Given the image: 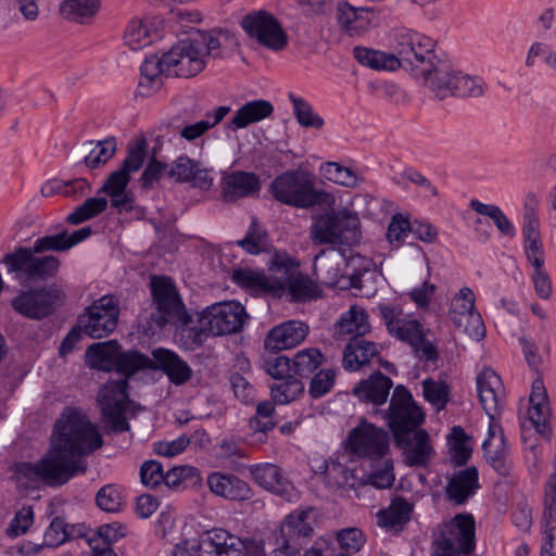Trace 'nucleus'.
Returning <instances> with one entry per match:
<instances>
[{"label": "nucleus", "instance_id": "f257e3e1", "mask_svg": "<svg viewBox=\"0 0 556 556\" xmlns=\"http://www.w3.org/2000/svg\"><path fill=\"white\" fill-rule=\"evenodd\" d=\"M102 445V435L88 417L66 407L55 422L52 450L37 464H22L20 471L50 486L63 485L86 472L85 457Z\"/></svg>", "mask_w": 556, "mask_h": 556}, {"label": "nucleus", "instance_id": "f03ea898", "mask_svg": "<svg viewBox=\"0 0 556 556\" xmlns=\"http://www.w3.org/2000/svg\"><path fill=\"white\" fill-rule=\"evenodd\" d=\"M85 356L86 364L90 368L103 371L114 369L124 376L119 380L109 381L100 389L98 403L113 432L128 431L130 426L125 416L129 404L128 379L137 371L142 370V366L148 362V356L134 350L122 352L116 340L91 344Z\"/></svg>", "mask_w": 556, "mask_h": 556}, {"label": "nucleus", "instance_id": "7ed1b4c3", "mask_svg": "<svg viewBox=\"0 0 556 556\" xmlns=\"http://www.w3.org/2000/svg\"><path fill=\"white\" fill-rule=\"evenodd\" d=\"M220 31L197 29L187 38L180 39L165 53V62H169L173 76L193 77L205 68L206 58L218 56Z\"/></svg>", "mask_w": 556, "mask_h": 556}, {"label": "nucleus", "instance_id": "20e7f679", "mask_svg": "<svg viewBox=\"0 0 556 556\" xmlns=\"http://www.w3.org/2000/svg\"><path fill=\"white\" fill-rule=\"evenodd\" d=\"M395 41V54L401 61V66L409 68L412 74L422 80L427 87L445 59L434 52L433 40L417 31L402 29L396 33Z\"/></svg>", "mask_w": 556, "mask_h": 556}, {"label": "nucleus", "instance_id": "39448f33", "mask_svg": "<svg viewBox=\"0 0 556 556\" xmlns=\"http://www.w3.org/2000/svg\"><path fill=\"white\" fill-rule=\"evenodd\" d=\"M476 547V521L471 514H457L443 522L433 541L432 556L469 555Z\"/></svg>", "mask_w": 556, "mask_h": 556}, {"label": "nucleus", "instance_id": "423d86ee", "mask_svg": "<svg viewBox=\"0 0 556 556\" xmlns=\"http://www.w3.org/2000/svg\"><path fill=\"white\" fill-rule=\"evenodd\" d=\"M275 200L294 207H311L324 202L326 192L316 190L311 175L303 170H288L270 184Z\"/></svg>", "mask_w": 556, "mask_h": 556}, {"label": "nucleus", "instance_id": "0eeeda50", "mask_svg": "<svg viewBox=\"0 0 556 556\" xmlns=\"http://www.w3.org/2000/svg\"><path fill=\"white\" fill-rule=\"evenodd\" d=\"M361 222L357 213L341 210L320 215L311 228V238L316 244L354 245L358 242Z\"/></svg>", "mask_w": 556, "mask_h": 556}, {"label": "nucleus", "instance_id": "6e6552de", "mask_svg": "<svg viewBox=\"0 0 556 556\" xmlns=\"http://www.w3.org/2000/svg\"><path fill=\"white\" fill-rule=\"evenodd\" d=\"M427 88L442 100L450 96L480 98L485 93L488 85L479 76L463 73L445 58L430 78Z\"/></svg>", "mask_w": 556, "mask_h": 556}, {"label": "nucleus", "instance_id": "1a4fd4ad", "mask_svg": "<svg viewBox=\"0 0 556 556\" xmlns=\"http://www.w3.org/2000/svg\"><path fill=\"white\" fill-rule=\"evenodd\" d=\"M38 254L33 248H17L3 257L9 274L21 285L45 281L56 275L60 266L58 257L52 255L35 256Z\"/></svg>", "mask_w": 556, "mask_h": 556}, {"label": "nucleus", "instance_id": "9d476101", "mask_svg": "<svg viewBox=\"0 0 556 556\" xmlns=\"http://www.w3.org/2000/svg\"><path fill=\"white\" fill-rule=\"evenodd\" d=\"M383 418L388 420L394 440L404 442L410 432L419 429L425 415L408 389L397 384L393 389L389 408L383 410Z\"/></svg>", "mask_w": 556, "mask_h": 556}, {"label": "nucleus", "instance_id": "9b49d317", "mask_svg": "<svg viewBox=\"0 0 556 556\" xmlns=\"http://www.w3.org/2000/svg\"><path fill=\"white\" fill-rule=\"evenodd\" d=\"M150 289L156 309L152 313L151 319L159 328L169 323L188 321L189 314L186 312L182 300L170 278L164 276L152 277Z\"/></svg>", "mask_w": 556, "mask_h": 556}, {"label": "nucleus", "instance_id": "f8f14e48", "mask_svg": "<svg viewBox=\"0 0 556 556\" xmlns=\"http://www.w3.org/2000/svg\"><path fill=\"white\" fill-rule=\"evenodd\" d=\"M312 510L293 511L288 515L274 534V549L278 556H298L313 535L308 522Z\"/></svg>", "mask_w": 556, "mask_h": 556}, {"label": "nucleus", "instance_id": "ddd939ff", "mask_svg": "<svg viewBox=\"0 0 556 556\" xmlns=\"http://www.w3.org/2000/svg\"><path fill=\"white\" fill-rule=\"evenodd\" d=\"M64 299L62 289L50 286L21 291L12 299L11 305L24 317L40 320L51 315Z\"/></svg>", "mask_w": 556, "mask_h": 556}, {"label": "nucleus", "instance_id": "4468645a", "mask_svg": "<svg viewBox=\"0 0 556 556\" xmlns=\"http://www.w3.org/2000/svg\"><path fill=\"white\" fill-rule=\"evenodd\" d=\"M119 316V301L113 295H103L79 315V327L88 337L101 339L112 333Z\"/></svg>", "mask_w": 556, "mask_h": 556}, {"label": "nucleus", "instance_id": "2eb2a0df", "mask_svg": "<svg viewBox=\"0 0 556 556\" xmlns=\"http://www.w3.org/2000/svg\"><path fill=\"white\" fill-rule=\"evenodd\" d=\"M200 552L204 556H260L264 546L256 540H242L224 529H212L201 536Z\"/></svg>", "mask_w": 556, "mask_h": 556}, {"label": "nucleus", "instance_id": "dca6fc26", "mask_svg": "<svg viewBox=\"0 0 556 556\" xmlns=\"http://www.w3.org/2000/svg\"><path fill=\"white\" fill-rule=\"evenodd\" d=\"M247 35L269 50L280 51L288 43V37L279 21L265 10L253 11L240 22Z\"/></svg>", "mask_w": 556, "mask_h": 556}, {"label": "nucleus", "instance_id": "f3484780", "mask_svg": "<svg viewBox=\"0 0 556 556\" xmlns=\"http://www.w3.org/2000/svg\"><path fill=\"white\" fill-rule=\"evenodd\" d=\"M345 447L358 457L382 458L389 450V433L363 420L349 433Z\"/></svg>", "mask_w": 556, "mask_h": 556}, {"label": "nucleus", "instance_id": "a211bd4d", "mask_svg": "<svg viewBox=\"0 0 556 556\" xmlns=\"http://www.w3.org/2000/svg\"><path fill=\"white\" fill-rule=\"evenodd\" d=\"M247 313L236 301L215 303L201 312V320L207 325L212 336L239 332L244 325Z\"/></svg>", "mask_w": 556, "mask_h": 556}, {"label": "nucleus", "instance_id": "6ab92c4d", "mask_svg": "<svg viewBox=\"0 0 556 556\" xmlns=\"http://www.w3.org/2000/svg\"><path fill=\"white\" fill-rule=\"evenodd\" d=\"M148 142L146 138L141 137L129 144L127 149V156L123 161L121 168L112 172L104 185L101 187L100 192L105 194L116 193L126 190L130 181V175L138 172L147 156Z\"/></svg>", "mask_w": 556, "mask_h": 556}, {"label": "nucleus", "instance_id": "aec40b11", "mask_svg": "<svg viewBox=\"0 0 556 556\" xmlns=\"http://www.w3.org/2000/svg\"><path fill=\"white\" fill-rule=\"evenodd\" d=\"M250 472L255 483L264 490L288 502L299 498V491L279 466L271 463L252 465Z\"/></svg>", "mask_w": 556, "mask_h": 556}, {"label": "nucleus", "instance_id": "412c9836", "mask_svg": "<svg viewBox=\"0 0 556 556\" xmlns=\"http://www.w3.org/2000/svg\"><path fill=\"white\" fill-rule=\"evenodd\" d=\"M142 369L161 370L176 386L186 383L192 377L190 366L177 353L163 348L152 351V358L148 357Z\"/></svg>", "mask_w": 556, "mask_h": 556}, {"label": "nucleus", "instance_id": "4be33fe9", "mask_svg": "<svg viewBox=\"0 0 556 556\" xmlns=\"http://www.w3.org/2000/svg\"><path fill=\"white\" fill-rule=\"evenodd\" d=\"M477 391L483 410L494 419L504 405V387L500 376L491 368L483 369L477 377Z\"/></svg>", "mask_w": 556, "mask_h": 556}, {"label": "nucleus", "instance_id": "5701e85b", "mask_svg": "<svg viewBox=\"0 0 556 556\" xmlns=\"http://www.w3.org/2000/svg\"><path fill=\"white\" fill-rule=\"evenodd\" d=\"M308 333V326L300 320H288L269 330L265 339V349L282 351L300 344Z\"/></svg>", "mask_w": 556, "mask_h": 556}, {"label": "nucleus", "instance_id": "b1692460", "mask_svg": "<svg viewBox=\"0 0 556 556\" xmlns=\"http://www.w3.org/2000/svg\"><path fill=\"white\" fill-rule=\"evenodd\" d=\"M166 175L177 182H191L193 187L206 190L212 186L213 178L208 170L199 162L187 155H180L168 166Z\"/></svg>", "mask_w": 556, "mask_h": 556}, {"label": "nucleus", "instance_id": "393cba45", "mask_svg": "<svg viewBox=\"0 0 556 556\" xmlns=\"http://www.w3.org/2000/svg\"><path fill=\"white\" fill-rule=\"evenodd\" d=\"M403 450L404 463L409 467H425L431 460L434 450L430 437L424 429H417L407 435L404 442L394 440Z\"/></svg>", "mask_w": 556, "mask_h": 556}, {"label": "nucleus", "instance_id": "a878e982", "mask_svg": "<svg viewBox=\"0 0 556 556\" xmlns=\"http://www.w3.org/2000/svg\"><path fill=\"white\" fill-rule=\"evenodd\" d=\"M260 190L261 181L254 173L235 170L224 176L222 180V195L226 202L254 197Z\"/></svg>", "mask_w": 556, "mask_h": 556}, {"label": "nucleus", "instance_id": "bb28decb", "mask_svg": "<svg viewBox=\"0 0 556 556\" xmlns=\"http://www.w3.org/2000/svg\"><path fill=\"white\" fill-rule=\"evenodd\" d=\"M206 483L213 494L226 500L247 501L252 497V490L248 482L232 473L211 472Z\"/></svg>", "mask_w": 556, "mask_h": 556}, {"label": "nucleus", "instance_id": "cd10ccee", "mask_svg": "<svg viewBox=\"0 0 556 556\" xmlns=\"http://www.w3.org/2000/svg\"><path fill=\"white\" fill-rule=\"evenodd\" d=\"M414 505L403 496L392 498L387 508L376 514L377 525L391 533H401L412 520Z\"/></svg>", "mask_w": 556, "mask_h": 556}, {"label": "nucleus", "instance_id": "c85d7f7f", "mask_svg": "<svg viewBox=\"0 0 556 556\" xmlns=\"http://www.w3.org/2000/svg\"><path fill=\"white\" fill-rule=\"evenodd\" d=\"M480 488L478 470L470 466L455 472L445 486V494L455 505H464Z\"/></svg>", "mask_w": 556, "mask_h": 556}, {"label": "nucleus", "instance_id": "c756f323", "mask_svg": "<svg viewBox=\"0 0 556 556\" xmlns=\"http://www.w3.org/2000/svg\"><path fill=\"white\" fill-rule=\"evenodd\" d=\"M392 387L393 381L381 371L376 370L353 388V394L361 402L379 406L387 402Z\"/></svg>", "mask_w": 556, "mask_h": 556}, {"label": "nucleus", "instance_id": "7c9ffc66", "mask_svg": "<svg viewBox=\"0 0 556 556\" xmlns=\"http://www.w3.org/2000/svg\"><path fill=\"white\" fill-rule=\"evenodd\" d=\"M495 434V427L490 426L489 438L483 442L482 450L488 464L501 476H508L510 471L509 451L506 439L502 432Z\"/></svg>", "mask_w": 556, "mask_h": 556}, {"label": "nucleus", "instance_id": "2f4dec72", "mask_svg": "<svg viewBox=\"0 0 556 556\" xmlns=\"http://www.w3.org/2000/svg\"><path fill=\"white\" fill-rule=\"evenodd\" d=\"M370 330L368 315L358 305H352L344 312L333 327V337L338 340L363 338Z\"/></svg>", "mask_w": 556, "mask_h": 556}, {"label": "nucleus", "instance_id": "473e14b6", "mask_svg": "<svg viewBox=\"0 0 556 556\" xmlns=\"http://www.w3.org/2000/svg\"><path fill=\"white\" fill-rule=\"evenodd\" d=\"M530 407L528 409L529 421L538 433L546 435L549 432L547 394L541 378H535L532 382L530 394Z\"/></svg>", "mask_w": 556, "mask_h": 556}, {"label": "nucleus", "instance_id": "72a5a7b5", "mask_svg": "<svg viewBox=\"0 0 556 556\" xmlns=\"http://www.w3.org/2000/svg\"><path fill=\"white\" fill-rule=\"evenodd\" d=\"M344 257L333 249L323 250L314 260V274L326 286L336 287L344 278Z\"/></svg>", "mask_w": 556, "mask_h": 556}, {"label": "nucleus", "instance_id": "f704fd0d", "mask_svg": "<svg viewBox=\"0 0 556 556\" xmlns=\"http://www.w3.org/2000/svg\"><path fill=\"white\" fill-rule=\"evenodd\" d=\"M378 354L374 342L363 338H351L343 351L342 364L345 370L356 371L369 364Z\"/></svg>", "mask_w": 556, "mask_h": 556}, {"label": "nucleus", "instance_id": "c9c22d12", "mask_svg": "<svg viewBox=\"0 0 556 556\" xmlns=\"http://www.w3.org/2000/svg\"><path fill=\"white\" fill-rule=\"evenodd\" d=\"M274 112V105L264 99L248 101L235 114V116L227 123L229 130L236 131L245 128L250 124L261 122L269 117Z\"/></svg>", "mask_w": 556, "mask_h": 556}, {"label": "nucleus", "instance_id": "e433bc0d", "mask_svg": "<svg viewBox=\"0 0 556 556\" xmlns=\"http://www.w3.org/2000/svg\"><path fill=\"white\" fill-rule=\"evenodd\" d=\"M161 23V20H131L124 35L125 43L131 50H139L149 46L157 36Z\"/></svg>", "mask_w": 556, "mask_h": 556}, {"label": "nucleus", "instance_id": "4c0bfd02", "mask_svg": "<svg viewBox=\"0 0 556 556\" xmlns=\"http://www.w3.org/2000/svg\"><path fill=\"white\" fill-rule=\"evenodd\" d=\"M353 55L362 65L375 71H395L401 67V61H399L394 53L355 47Z\"/></svg>", "mask_w": 556, "mask_h": 556}, {"label": "nucleus", "instance_id": "58836bf2", "mask_svg": "<svg viewBox=\"0 0 556 556\" xmlns=\"http://www.w3.org/2000/svg\"><path fill=\"white\" fill-rule=\"evenodd\" d=\"M337 20L350 35H356L365 30L369 24L368 10L340 2L337 7Z\"/></svg>", "mask_w": 556, "mask_h": 556}, {"label": "nucleus", "instance_id": "ea45409f", "mask_svg": "<svg viewBox=\"0 0 556 556\" xmlns=\"http://www.w3.org/2000/svg\"><path fill=\"white\" fill-rule=\"evenodd\" d=\"M141 79L139 86H151L159 89L162 86V75H173L169 62H165V53L160 58L151 55L144 60L141 67Z\"/></svg>", "mask_w": 556, "mask_h": 556}, {"label": "nucleus", "instance_id": "a19ab883", "mask_svg": "<svg viewBox=\"0 0 556 556\" xmlns=\"http://www.w3.org/2000/svg\"><path fill=\"white\" fill-rule=\"evenodd\" d=\"M287 287L290 295L296 302H308L321 296L319 286L307 275L301 273L289 275Z\"/></svg>", "mask_w": 556, "mask_h": 556}, {"label": "nucleus", "instance_id": "79ce46f5", "mask_svg": "<svg viewBox=\"0 0 556 556\" xmlns=\"http://www.w3.org/2000/svg\"><path fill=\"white\" fill-rule=\"evenodd\" d=\"M232 281L238 286L249 289L253 292H268L281 289V285L270 282V280L260 271L252 269H236L232 273Z\"/></svg>", "mask_w": 556, "mask_h": 556}, {"label": "nucleus", "instance_id": "37998d69", "mask_svg": "<svg viewBox=\"0 0 556 556\" xmlns=\"http://www.w3.org/2000/svg\"><path fill=\"white\" fill-rule=\"evenodd\" d=\"M288 98L292 104L293 115L300 126L304 128L321 129L325 125L324 118L315 112L311 103L304 98L290 92Z\"/></svg>", "mask_w": 556, "mask_h": 556}, {"label": "nucleus", "instance_id": "c03bdc74", "mask_svg": "<svg viewBox=\"0 0 556 556\" xmlns=\"http://www.w3.org/2000/svg\"><path fill=\"white\" fill-rule=\"evenodd\" d=\"M324 355L318 349L308 348L299 351L292 359L293 376L308 378L323 364Z\"/></svg>", "mask_w": 556, "mask_h": 556}, {"label": "nucleus", "instance_id": "a18cd8bd", "mask_svg": "<svg viewBox=\"0 0 556 556\" xmlns=\"http://www.w3.org/2000/svg\"><path fill=\"white\" fill-rule=\"evenodd\" d=\"M304 392V384L301 379L291 376L277 380L270 386V395L276 404H288L295 401Z\"/></svg>", "mask_w": 556, "mask_h": 556}, {"label": "nucleus", "instance_id": "49530a36", "mask_svg": "<svg viewBox=\"0 0 556 556\" xmlns=\"http://www.w3.org/2000/svg\"><path fill=\"white\" fill-rule=\"evenodd\" d=\"M237 245L251 255H256L268 250L269 242L267 232L261 227L255 217L252 218L245 236L237 241Z\"/></svg>", "mask_w": 556, "mask_h": 556}, {"label": "nucleus", "instance_id": "de8ad7c7", "mask_svg": "<svg viewBox=\"0 0 556 556\" xmlns=\"http://www.w3.org/2000/svg\"><path fill=\"white\" fill-rule=\"evenodd\" d=\"M470 206L478 214L488 216L491 218L497 228V230L507 237L513 238L515 236V228L511 222L507 218L502 208L495 204H485L479 200H472Z\"/></svg>", "mask_w": 556, "mask_h": 556}, {"label": "nucleus", "instance_id": "09e8293b", "mask_svg": "<svg viewBox=\"0 0 556 556\" xmlns=\"http://www.w3.org/2000/svg\"><path fill=\"white\" fill-rule=\"evenodd\" d=\"M321 173L326 179L346 188H356L361 182H363V178L354 170L350 167L342 166L337 162H327L323 164Z\"/></svg>", "mask_w": 556, "mask_h": 556}, {"label": "nucleus", "instance_id": "8fccbe9b", "mask_svg": "<svg viewBox=\"0 0 556 556\" xmlns=\"http://www.w3.org/2000/svg\"><path fill=\"white\" fill-rule=\"evenodd\" d=\"M249 426L254 432L271 431L277 426L274 402L264 401L257 404L255 415L250 418Z\"/></svg>", "mask_w": 556, "mask_h": 556}, {"label": "nucleus", "instance_id": "3c124183", "mask_svg": "<svg viewBox=\"0 0 556 556\" xmlns=\"http://www.w3.org/2000/svg\"><path fill=\"white\" fill-rule=\"evenodd\" d=\"M475 311V294L472 290L467 287L462 288L452 301L450 308L451 320L454 325H464L466 316Z\"/></svg>", "mask_w": 556, "mask_h": 556}, {"label": "nucleus", "instance_id": "603ef678", "mask_svg": "<svg viewBox=\"0 0 556 556\" xmlns=\"http://www.w3.org/2000/svg\"><path fill=\"white\" fill-rule=\"evenodd\" d=\"M116 152V140L113 137L98 141L85 156L84 163L90 168H99L108 163Z\"/></svg>", "mask_w": 556, "mask_h": 556}, {"label": "nucleus", "instance_id": "864d4df0", "mask_svg": "<svg viewBox=\"0 0 556 556\" xmlns=\"http://www.w3.org/2000/svg\"><path fill=\"white\" fill-rule=\"evenodd\" d=\"M106 207L108 200L105 198H89L68 214L66 220L72 225H78L100 215Z\"/></svg>", "mask_w": 556, "mask_h": 556}, {"label": "nucleus", "instance_id": "5fc2aeb1", "mask_svg": "<svg viewBox=\"0 0 556 556\" xmlns=\"http://www.w3.org/2000/svg\"><path fill=\"white\" fill-rule=\"evenodd\" d=\"M97 506L106 513H117L124 505L122 488L117 484H105L96 494Z\"/></svg>", "mask_w": 556, "mask_h": 556}, {"label": "nucleus", "instance_id": "6e6d98bb", "mask_svg": "<svg viewBox=\"0 0 556 556\" xmlns=\"http://www.w3.org/2000/svg\"><path fill=\"white\" fill-rule=\"evenodd\" d=\"M191 316L189 315L188 321H179L181 324L180 336L185 339L187 349H195L204 343L208 336L212 333L207 329V325H204L201 320V314L198 317V326H190Z\"/></svg>", "mask_w": 556, "mask_h": 556}, {"label": "nucleus", "instance_id": "4d7b16f0", "mask_svg": "<svg viewBox=\"0 0 556 556\" xmlns=\"http://www.w3.org/2000/svg\"><path fill=\"white\" fill-rule=\"evenodd\" d=\"M425 399L438 410L444 409L450 395V387L443 381L426 379L422 381Z\"/></svg>", "mask_w": 556, "mask_h": 556}, {"label": "nucleus", "instance_id": "13d9d810", "mask_svg": "<svg viewBox=\"0 0 556 556\" xmlns=\"http://www.w3.org/2000/svg\"><path fill=\"white\" fill-rule=\"evenodd\" d=\"M99 9V0H64L61 5L63 15L78 18L93 15Z\"/></svg>", "mask_w": 556, "mask_h": 556}, {"label": "nucleus", "instance_id": "bf43d9fd", "mask_svg": "<svg viewBox=\"0 0 556 556\" xmlns=\"http://www.w3.org/2000/svg\"><path fill=\"white\" fill-rule=\"evenodd\" d=\"M71 536L70 526L63 519L56 517L51 521L45 533L43 545L56 547L70 540Z\"/></svg>", "mask_w": 556, "mask_h": 556}, {"label": "nucleus", "instance_id": "052dcab7", "mask_svg": "<svg viewBox=\"0 0 556 556\" xmlns=\"http://www.w3.org/2000/svg\"><path fill=\"white\" fill-rule=\"evenodd\" d=\"M454 442L451 446V462L455 466H463L471 456V448L465 442V432L460 427H453Z\"/></svg>", "mask_w": 556, "mask_h": 556}, {"label": "nucleus", "instance_id": "680f3d73", "mask_svg": "<svg viewBox=\"0 0 556 556\" xmlns=\"http://www.w3.org/2000/svg\"><path fill=\"white\" fill-rule=\"evenodd\" d=\"M390 333L410 345L420 342L421 336L424 334L422 327L418 320L406 318L403 319Z\"/></svg>", "mask_w": 556, "mask_h": 556}, {"label": "nucleus", "instance_id": "e2e57ef3", "mask_svg": "<svg viewBox=\"0 0 556 556\" xmlns=\"http://www.w3.org/2000/svg\"><path fill=\"white\" fill-rule=\"evenodd\" d=\"M540 556H556V518L542 517Z\"/></svg>", "mask_w": 556, "mask_h": 556}, {"label": "nucleus", "instance_id": "0e129e2a", "mask_svg": "<svg viewBox=\"0 0 556 556\" xmlns=\"http://www.w3.org/2000/svg\"><path fill=\"white\" fill-rule=\"evenodd\" d=\"M336 371L333 369H320L311 379L308 393L314 399L321 397L332 389Z\"/></svg>", "mask_w": 556, "mask_h": 556}, {"label": "nucleus", "instance_id": "69168bd1", "mask_svg": "<svg viewBox=\"0 0 556 556\" xmlns=\"http://www.w3.org/2000/svg\"><path fill=\"white\" fill-rule=\"evenodd\" d=\"M164 476L163 466L157 460H146L140 467V479L147 488L154 489L164 483Z\"/></svg>", "mask_w": 556, "mask_h": 556}, {"label": "nucleus", "instance_id": "338daca9", "mask_svg": "<svg viewBox=\"0 0 556 556\" xmlns=\"http://www.w3.org/2000/svg\"><path fill=\"white\" fill-rule=\"evenodd\" d=\"M34 522V510L31 506L22 507L11 520L7 528V534L10 538H16L27 532Z\"/></svg>", "mask_w": 556, "mask_h": 556}, {"label": "nucleus", "instance_id": "774afa93", "mask_svg": "<svg viewBox=\"0 0 556 556\" xmlns=\"http://www.w3.org/2000/svg\"><path fill=\"white\" fill-rule=\"evenodd\" d=\"M37 253H43L47 251L62 252L70 250L67 243V232L62 231L58 235H48L38 238L33 247Z\"/></svg>", "mask_w": 556, "mask_h": 556}]
</instances>
